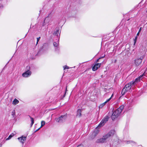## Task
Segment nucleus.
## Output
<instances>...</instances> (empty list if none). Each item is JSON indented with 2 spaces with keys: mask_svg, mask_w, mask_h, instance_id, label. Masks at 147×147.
Segmentation results:
<instances>
[{
  "mask_svg": "<svg viewBox=\"0 0 147 147\" xmlns=\"http://www.w3.org/2000/svg\"><path fill=\"white\" fill-rule=\"evenodd\" d=\"M105 56V55H104L103 56H102L99 58V59H100L101 58H103Z\"/></svg>",
  "mask_w": 147,
  "mask_h": 147,
  "instance_id": "27",
  "label": "nucleus"
},
{
  "mask_svg": "<svg viewBox=\"0 0 147 147\" xmlns=\"http://www.w3.org/2000/svg\"><path fill=\"white\" fill-rule=\"evenodd\" d=\"M113 94H112L111 97L109 98V101L111 100V98H112V97H113Z\"/></svg>",
  "mask_w": 147,
  "mask_h": 147,
  "instance_id": "26",
  "label": "nucleus"
},
{
  "mask_svg": "<svg viewBox=\"0 0 147 147\" xmlns=\"http://www.w3.org/2000/svg\"><path fill=\"white\" fill-rule=\"evenodd\" d=\"M45 123V121H41V126L40 127V128L42 127L43 126H44Z\"/></svg>",
  "mask_w": 147,
  "mask_h": 147,
  "instance_id": "19",
  "label": "nucleus"
},
{
  "mask_svg": "<svg viewBox=\"0 0 147 147\" xmlns=\"http://www.w3.org/2000/svg\"><path fill=\"white\" fill-rule=\"evenodd\" d=\"M77 147H84V146L82 144L78 145Z\"/></svg>",
  "mask_w": 147,
  "mask_h": 147,
  "instance_id": "24",
  "label": "nucleus"
},
{
  "mask_svg": "<svg viewBox=\"0 0 147 147\" xmlns=\"http://www.w3.org/2000/svg\"><path fill=\"white\" fill-rule=\"evenodd\" d=\"M141 28H142L141 27H140V29H139V32H140L141 30Z\"/></svg>",
  "mask_w": 147,
  "mask_h": 147,
  "instance_id": "30",
  "label": "nucleus"
},
{
  "mask_svg": "<svg viewBox=\"0 0 147 147\" xmlns=\"http://www.w3.org/2000/svg\"><path fill=\"white\" fill-rule=\"evenodd\" d=\"M64 69H68L69 67L67 66H65L64 67Z\"/></svg>",
  "mask_w": 147,
  "mask_h": 147,
  "instance_id": "21",
  "label": "nucleus"
},
{
  "mask_svg": "<svg viewBox=\"0 0 147 147\" xmlns=\"http://www.w3.org/2000/svg\"><path fill=\"white\" fill-rule=\"evenodd\" d=\"M81 110L80 109H79L77 111V116L80 117L81 116Z\"/></svg>",
  "mask_w": 147,
  "mask_h": 147,
  "instance_id": "14",
  "label": "nucleus"
},
{
  "mask_svg": "<svg viewBox=\"0 0 147 147\" xmlns=\"http://www.w3.org/2000/svg\"><path fill=\"white\" fill-rule=\"evenodd\" d=\"M143 74L140 76L138 78H136L134 81H131L126 84L122 90L121 94L123 95L127 92H130L131 88L133 89L134 87L137 83L140 81V79L143 76Z\"/></svg>",
  "mask_w": 147,
  "mask_h": 147,
  "instance_id": "1",
  "label": "nucleus"
},
{
  "mask_svg": "<svg viewBox=\"0 0 147 147\" xmlns=\"http://www.w3.org/2000/svg\"><path fill=\"white\" fill-rule=\"evenodd\" d=\"M53 46L55 47V50H59V41H57V42H53Z\"/></svg>",
  "mask_w": 147,
  "mask_h": 147,
  "instance_id": "11",
  "label": "nucleus"
},
{
  "mask_svg": "<svg viewBox=\"0 0 147 147\" xmlns=\"http://www.w3.org/2000/svg\"><path fill=\"white\" fill-rule=\"evenodd\" d=\"M29 117H30V118L31 121V125L32 126L34 123V119L33 118H32V117H31L29 115Z\"/></svg>",
  "mask_w": 147,
  "mask_h": 147,
  "instance_id": "17",
  "label": "nucleus"
},
{
  "mask_svg": "<svg viewBox=\"0 0 147 147\" xmlns=\"http://www.w3.org/2000/svg\"><path fill=\"white\" fill-rule=\"evenodd\" d=\"M30 66H28L26 67V69L27 70L22 74L23 77L25 78H27L30 76L31 74V71L30 70Z\"/></svg>",
  "mask_w": 147,
  "mask_h": 147,
  "instance_id": "5",
  "label": "nucleus"
},
{
  "mask_svg": "<svg viewBox=\"0 0 147 147\" xmlns=\"http://www.w3.org/2000/svg\"><path fill=\"white\" fill-rule=\"evenodd\" d=\"M67 118V115H62L58 118L55 119L56 121L59 123H62L65 121Z\"/></svg>",
  "mask_w": 147,
  "mask_h": 147,
  "instance_id": "6",
  "label": "nucleus"
},
{
  "mask_svg": "<svg viewBox=\"0 0 147 147\" xmlns=\"http://www.w3.org/2000/svg\"><path fill=\"white\" fill-rule=\"evenodd\" d=\"M139 52L140 53H142V55H144L145 56V48L143 47V45H141L139 49Z\"/></svg>",
  "mask_w": 147,
  "mask_h": 147,
  "instance_id": "10",
  "label": "nucleus"
},
{
  "mask_svg": "<svg viewBox=\"0 0 147 147\" xmlns=\"http://www.w3.org/2000/svg\"><path fill=\"white\" fill-rule=\"evenodd\" d=\"M59 30L58 29H57L55 31V32H54V34H55V35H58L59 33Z\"/></svg>",
  "mask_w": 147,
  "mask_h": 147,
  "instance_id": "18",
  "label": "nucleus"
},
{
  "mask_svg": "<svg viewBox=\"0 0 147 147\" xmlns=\"http://www.w3.org/2000/svg\"><path fill=\"white\" fill-rule=\"evenodd\" d=\"M19 102V101L16 99H14L12 102V104L14 105H15L18 104Z\"/></svg>",
  "mask_w": 147,
  "mask_h": 147,
  "instance_id": "15",
  "label": "nucleus"
},
{
  "mask_svg": "<svg viewBox=\"0 0 147 147\" xmlns=\"http://www.w3.org/2000/svg\"><path fill=\"white\" fill-rule=\"evenodd\" d=\"M127 144H134L135 143V142L133 141H128L127 142Z\"/></svg>",
  "mask_w": 147,
  "mask_h": 147,
  "instance_id": "20",
  "label": "nucleus"
},
{
  "mask_svg": "<svg viewBox=\"0 0 147 147\" xmlns=\"http://www.w3.org/2000/svg\"><path fill=\"white\" fill-rule=\"evenodd\" d=\"M15 134L12 133L7 138L6 140H7L10 139Z\"/></svg>",
  "mask_w": 147,
  "mask_h": 147,
  "instance_id": "16",
  "label": "nucleus"
},
{
  "mask_svg": "<svg viewBox=\"0 0 147 147\" xmlns=\"http://www.w3.org/2000/svg\"><path fill=\"white\" fill-rule=\"evenodd\" d=\"M51 19V17H49V16L46 17L44 20V24L45 23H49ZM45 24H43V26H44Z\"/></svg>",
  "mask_w": 147,
  "mask_h": 147,
  "instance_id": "12",
  "label": "nucleus"
},
{
  "mask_svg": "<svg viewBox=\"0 0 147 147\" xmlns=\"http://www.w3.org/2000/svg\"><path fill=\"white\" fill-rule=\"evenodd\" d=\"M115 131L114 130H111L109 133L104 135L103 137L97 139L96 141V143H103L106 142L111 136H112L115 134Z\"/></svg>",
  "mask_w": 147,
  "mask_h": 147,
  "instance_id": "3",
  "label": "nucleus"
},
{
  "mask_svg": "<svg viewBox=\"0 0 147 147\" xmlns=\"http://www.w3.org/2000/svg\"><path fill=\"white\" fill-rule=\"evenodd\" d=\"M101 65V63H96L92 67V70L93 71L97 70Z\"/></svg>",
  "mask_w": 147,
  "mask_h": 147,
  "instance_id": "9",
  "label": "nucleus"
},
{
  "mask_svg": "<svg viewBox=\"0 0 147 147\" xmlns=\"http://www.w3.org/2000/svg\"><path fill=\"white\" fill-rule=\"evenodd\" d=\"M12 115L14 116L15 114V111H14L12 112Z\"/></svg>",
  "mask_w": 147,
  "mask_h": 147,
  "instance_id": "25",
  "label": "nucleus"
},
{
  "mask_svg": "<svg viewBox=\"0 0 147 147\" xmlns=\"http://www.w3.org/2000/svg\"><path fill=\"white\" fill-rule=\"evenodd\" d=\"M40 128H40H39L38 129H37L35 131V132H36V131H38V130H39V129L40 128Z\"/></svg>",
  "mask_w": 147,
  "mask_h": 147,
  "instance_id": "28",
  "label": "nucleus"
},
{
  "mask_svg": "<svg viewBox=\"0 0 147 147\" xmlns=\"http://www.w3.org/2000/svg\"><path fill=\"white\" fill-rule=\"evenodd\" d=\"M40 39V37H39L37 38V42H36V44H37V43H38V41Z\"/></svg>",
  "mask_w": 147,
  "mask_h": 147,
  "instance_id": "22",
  "label": "nucleus"
},
{
  "mask_svg": "<svg viewBox=\"0 0 147 147\" xmlns=\"http://www.w3.org/2000/svg\"><path fill=\"white\" fill-rule=\"evenodd\" d=\"M2 145L1 144H0V147H1Z\"/></svg>",
  "mask_w": 147,
  "mask_h": 147,
  "instance_id": "32",
  "label": "nucleus"
},
{
  "mask_svg": "<svg viewBox=\"0 0 147 147\" xmlns=\"http://www.w3.org/2000/svg\"><path fill=\"white\" fill-rule=\"evenodd\" d=\"M137 39H136L135 38L134 40V45H135L136 44V43L137 41Z\"/></svg>",
  "mask_w": 147,
  "mask_h": 147,
  "instance_id": "23",
  "label": "nucleus"
},
{
  "mask_svg": "<svg viewBox=\"0 0 147 147\" xmlns=\"http://www.w3.org/2000/svg\"><path fill=\"white\" fill-rule=\"evenodd\" d=\"M139 33H140V32H138L137 33V35H136V36H138V35H139Z\"/></svg>",
  "mask_w": 147,
  "mask_h": 147,
  "instance_id": "29",
  "label": "nucleus"
},
{
  "mask_svg": "<svg viewBox=\"0 0 147 147\" xmlns=\"http://www.w3.org/2000/svg\"><path fill=\"white\" fill-rule=\"evenodd\" d=\"M136 38V39H137V36H136V38Z\"/></svg>",
  "mask_w": 147,
  "mask_h": 147,
  "instance_id": "33",
  "label": "nucleus"
},
{
  "mask_svg": "<svg viewBox=\"0 0 147 147\" xmlns=\"http://www.w3.org/2000/svg\"><path fill=\"white\" fill-rule=\"evenodd\" d=\"M144 57V56L142 55L139 59H137L134 60V63L136 66L140 65L142 62V60Z\"/></svg>",
  "mask_w": 147,
  "mask_h": 147,
  "instance_id": "7",
  "label": "nucleus"
},
{
  "mask_svg": "<svg viewBox=\"0 0 147 147\" xmlns=\"http://www.w3.org/2000/svg\"><path fill=\"white\" fill-rule=\"evenodd\" d=\"M99 58L98 59L96 60V62H98V60H99Z\"/></svg>",
  "mask_w": 147,
  "mask_h": 147,
  "instance_id": "31",
  "label": "nucleus"
},
{
  "mask_svg": "<svg viewBox=\"0 0 147 147\" xmlns=\"http://www.w3.org/2000/svg\"><path fill=\"white\" fill-rule=\"evenodd\" d=\"M109 101V99H108L106 101H105L104 102L102 103V104H100V105L99 106V108H101L103 106H104L107 103V102H108Z\"/></svg>",
  "mask_w": 147,
  "mask_h": 147,
  "instance_id": "13",
  "label": "nucleus"
},
{
  "mask_svg": "<svg viewBox=\"0 0 147 147\" xmlns=\"http://www.w3.org/2000/svg\"><path fill=\"white\" fill-rule=\"evenodd\" d=\"M18 140L21 143L23 144L26 139V137L25 136H22L21 137L18 138Z\"/></svg>",
  "mask_w": 147,
  "mask_h": 147,
  "instance_id": "8",
  "label": "nucleus"
},
{
  "mask_svg": "<svg viewBox=\"0 0 147 147\" xmlns=\"http://www.w3.org/2000/svg\"><path fill=\"white\" fill-rule=\"evenodd\" d=\"M108 117L106 116L102 120L98 125L96 127V129L92 133L91 136L92 139H93L99 132V130L97 128H100L103 126L105 123L108 121Z\"/></svg>",
  "mask_w": 147,
  "mask_h": 147,
  "instance_id": "2",
  "label": "nucleus"
},
{
  "mask_svg": "<svg viewBox=\"0 0 147 147\" xmlns=\"http://www.w3.org/2000/svg\"><path fill=\"white\" fill-rule=\"evenodd\" d=\"M124 108V106L123 105H122L114 111L111 116V118L113 120H114L117 118L120 115Z\"/></svg>",
  "mask_w": 147,
  "mask_h": 147,
  "instance_id": "4",
  "label": "nucleus"
}]
</instances>
